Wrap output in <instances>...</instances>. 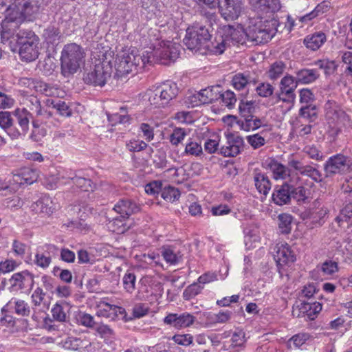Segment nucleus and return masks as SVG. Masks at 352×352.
Returning <instances> with one entry per match:
<instances>
[{
  "mask_svg": "<svg viewBox=\"0 0 352 352\" xmlns=\"http://www.w3.org/2000/svg\"><path fill=\"white\" fill-rule=\"evenodd\" d=\"M32 113L25 108H17L14 111V120L15 126L19 129V137L25 136L29 130L30 120Z\"/></svg>",
  "mask_w": 352,
  "mask_h": 352,
  "instance_id": "obj_19",
  "label": "nucleus"
},
{
  "mask_svg": "<svg viewBox=\"0 0 352 352\" xmlns=\"http://www.w3.org/2000/svg\"><path fill=\"white\" fill-rule=\"evenodd\" d=\"M196 320L191 314L184 312L181 314L170 313L164 318V322L170 327L175 329H186L190 327Z\"/></svg>",
  "mask_w": 352,
  "mask_h": 352,
  "instance_id": "obj_13",
  "label": "nucleus"
},
{
  "mask_svg": "<svg viewBox=\"0 0 352 352\" xmlns=\"http://www.w3.org/2000/svg\"><path fill=\"white\" fill-rule=\"evenodd\" d=\"M327 41V36L322 32H316L307 35L304 38V44L307 48L316 51L318 50Z\"/></svg>",
  "mask_w": 352,
  "mask_h": 352,
  "instance_id": "obj_25",
  "label": "nucleus"
},
{
  "mask_svg": "<svg viewBox=\"0 0 352 352\" xmlns=\"http://www.w3.org/2000/svg\"><path fill=\"white\" fill-rule=\"evenodd\" d=\"M191 28L192 30V34L199 38V41L201 44L203 48L208 49L211 52L210 48L212 47V42L210 45L208 44V41L211 36L208 29L205 26L199 25H193Z\"/></svg>",
  "mask_w": 352,
  "mask_h": 352,
  "instance_id": "obj_29",
  "label": "nucleus"
},
{
  "mask_svg": "<svg viewBox=\"0 0 352 352\" xmlns=\"http://www.w3.org/2000/svg\"><path fill=\"white\" fill-rule=\"evenodd\" d=\"M264 122L265 120L263 119H261L254 115L248 118H241L238 123L243 130L250 131L256 130L261 126H263L265 124Z\"/></svg>",
  "mask_w": 352,
  "mask_h": 352,
  "instance_id": "obj_34",
  "label": "nucleus"
},
{
  "mask_svg": "<svg viewBox=\"0 0 352 352\" xmlns=\"http://www.w3.org/2000/svg\"><path fill=\"white\" fill-rule=\"evenodd\" d=\"M6 10L7 19L15 20L16 23L25 21H33L37 17L40 11L38 0H12Z\"/></svg>",
  "mask_w": 352,
  "mask_h": 352,
  "instance_id": "obj_4",
  "label": "nucleus"
},
{
  "mask_svg": "<svg viewBox=\"0 0 352 352\" xmlns=\"http://www.w3.org/2000/svg\"><path fill=\"white\" fill-rule=\"evenodd\" d=\"M162 256L164 259L170 265H175L182 258L179 252H176L172 247L163 246L161 249Z\"/></svg>",
  "mask_w": 352,
  "mask_h": 352,
  "instance_id": "obj_37",
  "label": "nucleus"
},
{
  "mask_svg": "<svg viewBox=\"0 0 352 352\" xmlns=\"http://www.w3.org/2000/svg\"><path fill=\"white\" fill-rule=\"evenodd\" d=\"M254 184L258 191L266 196L271 189L269 177L264 173L255 171L254 173Z\"/></svg>",
  "mask_w": 352,
  "mask_h": 352,
  "instance_id": "obj_31",
  "label": "nucleus"
},
{
  "mask_svg": "<svg viewBox=\"0 0 352 352\" xmlns=\"http://www.w3.org/2000/svg\"><path fill=\"white\" fill-rule=\"evenodd\" d=\"M18 42L21 44L19 56L22 60L32 62L39 54L38 36L31 30H19L16 33Z\"/></svg>",
  "mask_w": 352,
  "mask_h": 352,
  "instance_id": "obj_7",
  "label": "nucleus"
},
{
  "mask_svg": "<svg viewBox=\"0 0 352 352\" xmlns=\"http://www.w3.org/2000/svg\"><path fill=\"white\" fill-rule=\"evenodd\" d=\"M297 316H307L308 319L314 320L322 310V305L318 302L302 301L297 305Z\"/></svg>",
  "mask_w": 352,
  "mask_h": 352,
  "instance_id": "obj_23",
  "label": "nucleus"
},
{
  "mask_svg": "<svg viewBox=\"0 0 352 352\" xmlns=\"http://www.w3.org/2000/svg\"><path fill=\"white\" fill-rule=\"evenodd\" d=\"M60 32L59 30L54 26H49L44 30L43 35L50 43H54L60 38Z\"/></svg>",
  "mask_w": 352,
  "mask_h": 352,
  "instance_id": "obj_59",
  "label": "nucleus"
},
{
  "mask_svg": "<svg viewBox=\"0 0 352 352\" xmlns=\"http://www.w3.org/2000/svg\"><path fill=\"white\" fill-rule=\"evenodd\" d=\"M22 173V178L26 184H31L36 182L38 178V173L36 170L30 168H24L21 170Z\"/></svg>",
  "mask_w": 352,
  "mask_h": 352,
  "instance_id": "obj_58",
  "label": "nucleus"
},
{
  "mask_svg": "<svg viewBox=\"0 0 352 352\" xmlns=\"http://www.w3.org/2000/svg\"><path fill=\"white\" fill-rule=\"evenodd\" d=\"M147 144L142 140L135 138L126 142V147L130 152H140L147 147Z\"/></svg>",
  "mask_w": 352,
  "mask_h": 352,
  "instance_id": "obj_51",
  "label": "nucleus"
},
{
  "mask_svg": "<svg viewBox=\"0 0 352 352\" xmlns=\"http://www.w3.org/2000/svg\"><path fill=\"white\" fill-rule=\"evenodd\" d=\"M161 197L166 201L174 202L179 199L180 197V192L178 188L168 186L162 188Z\"/></svg>",
  "mask_w": 352,
  "mask_h": 352,
  "instance_id": "obj_43",
  "label": "nucleus"
},
{
  "mask_svg": "<svg viewBox=\"0 0 352 352\" xmlns=\"http://www.w3.org/2000/svg\"><path fill=\"white\" fill-rule=\"evenodd\" d=\"M179 89L175 82L166 81L157 87L149 89L146 95L150 104L160 108L167 105L178 94Z\"/></svg>",
  "mask_w": 352,
  "mask_h": 352,
  "instance_id": "obj_6",
  "label": "nucleus"
},
{
  "mask_svg": "<svg viewBox=\"0 0 352 352\" xmlns=\"http://www.w3.org/2000/svg\"><path fill=\"white\" fill-rule=\"evenodd\" d=\"M292 217L288 214H281L278 216V228L283 234H287L291 231Z\"/></svg>",
  "mask_w": 352,
  "mask_h": 352,
  "instance_id": "obj_47",
  "label": "nucleus"
},
{
  "mask_svg": "<svg viewBox=\"0 0 352 352\" xmlns=\"http://www.w3.org/2000/svg\"><path fill=\"white\" fill-rule=\"evenodd\" d=\"M36 206L40 208L41 212L47 214L53 213L55 210L53 201L48 196L42 197L38 201H36Z\"/></svg>",
  "mask_w": 352,
  "mask_h": 352,
  "instance_id": "obj_45",
  "label": "nucleus"
},
{
  "mask_svg": "<svg viewBox=\"0 0 352 352\" xmlns=\"http://www.w3.org/2000/svg\"><path fill=\"white\" fill-rule=\"evenodd\" d=\"M14 290H31L34 286V275L28 270L14 273L9 279Z\"/></svg>",
  "mask_w": 352,
  "mask_h": 352,
  "instance_id": "obj_15",
  "label": "nucleus"
},
{
  "mask_svg": "<svg viewBox=\"0 0 352 352\" xmlns=\"http://www.w3.org/2000/svg\"><path fill=\"white\" fill-rule=\"evenodd\" d=\"M19 24L15 20H8L7 13L5 12V19L1 25V38L2 41H7L16 34V29H19Z\"/></svg>",
  "mask_w": 352,
  "mask_h": 352,
  "instance_id": "obj_27",
  "label": "nucleus"
},
{
  "mask_svg": "<svg viewBox=\"0 0 352 352\" xmlns=\"http://www.w3.org/2000/svg\"><path fill=\"white\" fill-rule=\"evenodd\" d=\"M241 118H249L254 116L256 111L255 102L252 100H241L239 106Z\"/></svg>",
  "mask_w": 352,
  "mask_h": 352,
  "instance_id": "obj_40",
  "label": "nucleus"
},
{
  "mask_svg": "<svg viewBox=\"0 0 352 352\" xmlns=\"http://www.w3.org/2000/svg\"><path fill=\"white\" fill-rule=\"evenodd\" d=\"M122 281L124 288L127 292L132 293L135 290L136 277L134 273L127 272L124 274Z\"/></svg>",
  "mask_w": 352,
  "mask_h": 352,
  "instance_id": "obj_50",
  "label": "nucleus"
},
{
  "mask_svg": "<svg viewBox=\"0 0 352 352\" xmlns=\"http://www.w3.org/2000/svg\"><path fill=\"white\" fill-rule=\"evenodd\" d=\"M300 179V178L297 176L294 179L289 181L291 197L292 199H296L297 201H305L308 199L310 195V190L302 185H295V182H297Z\"/></svg>",
  "mask_w": 352,
  "mask_h": 352,
  "instance_id": "obj_26",
  "label": "nucleus"
},
{
  "mask_svg": "<svg viewBox=\"0 0 352 352\" xmlns=\"http://www.w3.org/2000/svg\"><path fill=\"white\" fill-rule=\"evenodd\" d=\"M321 270L326 275H332L338 271V263L327 260L322 263Z\"/></svg>",
  "mask_w": 352,
  "mask_h": 352,
  "instance_id": "obj_61",
  "label": "nucleus"
},
{
  "mask_svg": "<svg viewBox=\"0 0 352 352\" xmlns=\"http://www.w3.org/2000/svg\"><path fill=\"white\" fill-rule=\"evenodd\" d=\"M8 308H13L16 314L20 316H28L30 312L28 305L22 300L11 299L6 305Z\"/></svg>",
  "mask_w": 352,
  "mask_h": 352,
  "instance_id": "obj_36",
  "label": "nucleus"
},
{
  "mask_svg": "<svg viewBox=\"0 0 352 352\" xmlns=\"http://www.w3.org/2000/svg\"><path fill=\"white\" fill-rule=\"evenodd\" d=\"M85 57L82 48L76 43L65 45L61 52V72L64 76L76 73Z\"/></svg>",
  "mask_w": 352,
  "mask_h": 352,
  "instance_id": "obj_5",
  "label": "nucleus"
},
{
  "mask_svg": "<svg viewBox=\"0 0 352 352\" xmlns=\"http://www.w3.org/2000/svg\"><path fill=\"white\" fill-rule=\"evenodd\" d=\"M77 320L80 324L88 328H93L94 325L97 323L93 316L85 313L79 314Z\"/></svg>",
  "mask_w": 352,
  "mask_h": 352,
  "instance_id": "obj_63",
  "label": "nucleus"
},
{
  "mask_svg": "<svg viewBox=\"0 0 352 352\" xmlns=\"http://www.w3.org/2000/svg\"><path fill=\"white\" fill-rule=\"evenodd\" d=\"M246 40L248 29L245 30L240 25H224L222 28V34L215 38L210 50L215 54H221L231 44L243 45Z\"/></svg>",
  "mask_w": 352,
  "mask_h": 352,
  "instance_id": "obj_2",
  "label": "nucleus"
},
{
  "mask_svg": "<svg viewBox=\"0 0 352 352\" xmlns=\"http://www.w3.org/2000/svg\"><path fill=\"white\" fill-rule=\"evenodd\" d=\"M184 153L188 155L198 157L203 153V148L199 143L190 141L186 145Z\"/></svg>",
  "mask_w": 352,
  "mask_h": 352,
  "instance_id": "obj_49",
  "label": "nucleus"
},
{
  "mask_svg": "<svg viewBox=\"0 0 352 352\" xmlns=\"http://www.w3.org/2000/svg\"><path fill=\"white\" fill-rule=\"evenodd\" d=\"M220 86H213L201 89L198 92V96L200 97V101L203 104L212 103L219 99Z\"/></svg>",
  "mask_w": 352,
  "mask_h": 352,
  "instance_id": "obj_28",
  "label": "nucleus"
},
{
  "mask_svg": "<svg viewBox=\"0 0 352 352\" xmlns=\"http://www.w3.org/2000/svg\"><path fill=\"white\" fill-rule=\"evenodd\" d=\"M270 168L275 179H285L290 175V169L277 161L272 160L270 164Z\"/></svg>",
  "mask_w": 352,
  "mask_h": 352,
  "instance_id": "obj_35",
  "label": "nucleus"
},
{
  "mask_svg": "<svg viewBox=\"0 0 352 352\" xmlns=\"http://www.w3.org/2000/svg\"><path fill=\"white\" fill-rule=\"evenodd\" d=\"M335 220L338 226L344 229L352 226V202L344 207Z\"/></svg>",
  "mask_w": 352,
  "mask_h": 352,
  "instance_id": "obj_30",
  "label": "nucleus"
},
{
  "mask_svg": "<svg viewBox=\"0 0 352 352\" xmlns=\"http://www.w3.org/2000/svg\"><path fill=\"white\" fill-rule=\"evenodd\" d=\"M326 119L329 127L333 133H338L349 122L348 116L333 101H328L325 105Z\"/></svg>",
  "mask_w": 352,
  "mask_h": 352,
  "instance_id": "obj_9",
  "label": "nucleus"
},
{
  "mask_svg": "<svg viewBox=\"0 0 352 352\" xmlns=\"http://www.w3.org/2000/svg\"><path fill=\"white\" fill-rule=\"evenodd\" d=\"M145 192L148 195H155L160 192H162V182L161 181H153L145 186Z\"/></svg>",
  "mask_w": 352,
  "mask_h": 352,
  "instance_id": "obj_64",
  "label": "nucleus"
},
{
  "mask_svg": "<svg viewBox=\"0 0 352 352\" xmlns=\"http://www.w3.org/2000/svg\"><path fill=\"white\" fill-rule=\"evenodd\" d=\"M226 143L220 148V153L224 157H235L243 148L244 141L237 135L229 133L226 135Z\"/></svg>",
  "mask_w": 352,
  "mask_h": 352,
  "instance_id": "obj_14",
  "label": "nucleus"
},
{
  "mask_svg": "<svg viewBox=\"0 0 352 352\" xmlns=\"http://www.w3.org/2000/svg\"><path fill=\"white\" fill-rule=\"evenodd\" d=\"M352 166V159L342 154L331 157L325 163L324 168L327 176L336 173H345Z\"/></svg>",
  "mask_w": 352,
  "mask_h": 352,
  "instance_id": "obj_10",
  "label": "nucleus"
},
{
  "mask_svg": "<svg viewBox=\"0 0 352 352\" xmlns=\"http://www.w3.org/2000/svg\"><path fill=\"white\" fill-rule=\"evenodd\" d=\"M113 210L121 218L129 219L131 215L140 210V206L131 199H122L114 206Z\"/></svg>",
  "mask_w": 352,
  "mask_h": 352,
  "instance_id": "obj_21",
  "label": "nucleus"
},
{
  "mask_svg": "<svg viewBox=\"0 0 352 352\" xmlns=\"http://www.w3.org/2000/svg\"><path fill=\"white\" fill-rule=\"evenodd\" d=\"M203 288L204 287L199 283H194L186 288L183 293L184 298L190 300L200 294Z\"/></svg>",
  "mask_w": 352,
  "mask_h": 352,
  "instance_id": "obj_53",
  "label": "nucleus"
},
{
  "mask_svg": "<svg viewBox=\"0 0 352 352\" xmlns=\"http://www.w3.org/2000/svg\"><path fill=\"white\" fill-rule=\"evenodd\" d=\"M219 99H221L224 104L231 109L236 102L234 93L230 90H227L223 93L220 92Z\"/></svg>",
  "mask_w": 352,
  "mask_h": 352,
  "instance_id": "obj_57",
  "label": "nucleus"
},
{
  "mask_svg": "<svg viewBox=\"0 0 352 352\" xmlns=\"http://www.w3.org/2000/svg\"><path fill=\"white\" fill-rule=\"evenodd\" d=\"M53 319L58 322H65L66 320V314L63 307L56 303L54 305L51 310Z\"/></svg>",
  "mask_w": 352,
  "mask_h": 352,
  "instance_id": "obj_62",
  "label": "nucleus"
},
{
  "mask_svg": "<svg viewBox=\"0 0 352 352\" xmlns=\"http://www.w3.org/2000/svg\"><path fill=\"white\" fill-rule=\"evenodd\" d=\"M256 82L255 78L245 73H238L232 79V85L236 90H243L251 83L256 85Z\"/></svg>",
  "mask_w": 352,
  "mask_h": 352,
  "instance_id": "obj_33",
  "label": "nucleus"
},
{
  "mask_svg": "<svg viewBox=\"0 0 352 352\" xmlns=\"http://www.w3.org/2000/svg\"><path fill=\"white\" fill-rule=\"evenodd\" d=\"M14 111H0V127L3 129L12 139L19 138V129L15 126Z\"/></svg>",
  "mask_w": 352,
  "mask_h": 352,
  "instance_id": "obj_18",
  "label": "nucleus"
},
{
  "mask_svg": "<svg viewBox=\"0 0 352 352\" xmlns=\"http://www.w3.org/2000/svg\"><path fill=\"white\" fill-rule=\"evenodd\" d=\"M179 54V45L170 41H162L159 43V47H154L151 50H146L142 53H140L136 48H130L117 56L114 76L122 78L130 73H138L141 72L147 63H159L168 65L174 61Z\"/></svg>",
  "mask_w": 352,
  "mask_h": 352,
  "instance_id": "obj_1",
  "label": "nucleus"
},
{
  "mask_svg": "<svg viewBox=\"0 0 352 352\" xmlns=\"http://www.w3.org/2000/svg\"><path fill=\"white\" fill-rule=\"evenodd\" d=\"M278 25V20L274 18L252 19L248 27V40L256 45L267 43L276 34Z\"/></svg>",
  "mask_w": 352,
  "mask_h": 352,
  "instance_id": "obj_3",
  "label": "nucleus"
},
{
  "mask_svg": "<svg viewBox=\"0 0 352 352\" xmlns=\"http://www.w3.org/2000/svg\"><path fill=\"white\" fill-rule=\"evenodd\" d=\"M272 198L274 203L278 206L289 204L292 200L289 182L276 186Z\"/></svg>",
  "mask_w": 352,
  "mask_h": 352,
  "instance_id": "obj_22",
  "label": "nucleus"
},
{
  "mask_svg": "<svg viewBox=\"0 0 352 352\" xmlns=\"http://www.w3.org/2000/svg\"><path fill=\"white\" fill-rule=\"evenodd\" d=\"M74 184L80 190L85 192H93L95 188V185L91 179L78 175L74 178Z\"/></svg>",
  "mask_w": 352,
  "mask_h": 352,
  "instance_id": "obj_46",
  "label": "nucleus"
},
{
  "mask_svg": "<svg viewBox=\"0 0 352 352\" xmlns=\"http://www.w3.org/2000/svg\"><path fill=\"white\" fill-rule=\"evenodd\" d=\"M295 77L285 75L279 84V91L276 93V100L283 102H292L296 98L295 90L298 87Z\"/></svg>",
  "mask_w": 352,
  "mask_h": 352,
  "instance_id": "obj_11",
  "label": "nucleus"
},
{
  "mask_svg": "<svg viewBox=\"0 0 352 352\" xmlns=\"http://www.w3.org/2000/svg\"><path fill=\"white\" fill-rule=\"evenodd\" d=\"M231 312L229 311H220L218 314L208 313L207 318L212 323H225L230 319Z\"/></svg>",
  "mask_w": 352,
  "mask_h": 352,
  "instance_id": "obj_48",
  "label": "nucleus"
},
{
  "mask_svg": "<svg viewBox=\"0 0 352 352\" xmlns=\"http://www.w3.org/2000/svg\"><path fill=\"white\" fill-rule=\"evenodd\" d=\"M328 217V210L320 199H316L307 212V217L315 226H321Z\"/></svg>",
  "mask_w": 352,
  "mask_h": 352,
  "instance_id": "obj_16",
  "label": "nucleus"
},
{
  "mask_svg": "<svg viewBox=\"0 0 352 352\" xmlns=\"http://www.w3.org/2000/svg\"><path fill=\"white\" fill-rule=\"evenodd\" d=\"M129 219H124L119 216L113 219L111 223V227L113 228V232L117 233H124L131 227V223H129Z\"/></svg>",
  "mask_w": 352,
  "mask_h": 352,
  "instance_id": "obj_41",
  "label": "nucleus"
},
{
  "mask_svg": "<svg viewBox=\"0 0 352 352\" xmlns=\"http://www.w3.org/2000/svg\"><path fill=\"white\" fill-rule=\"evenodd\" d=\"M276 249L274 256L278 265L293 263L296 260V256L287 243L277 245Z\"/></svg>",
  "mask_w": 352,
  "mask_h": 352,
  "instance_id": "obj_24",
  "label": "nucleus"
},
{
  "mask_svg": "<svg viewBox=\"0 0 352 352\" xmlns=\"http://www.w3.org/2000/svg\"><path fill=\"white\" fill-rule=\"evenodd\" d=\"M184 45L190 50H199L203 48L201 44L199 41V38L192 34L191 28H188L186 30V36L184 38Z\"/></svg>",
  "mask_w": 352,
  "mask_h": 352,
  "instance_id": "obj_39",
  "label": "nucleus"
},
{
  "mask_svg": "<svg viewBox=\"0 0 352 352\" xmlns=\"http://www.w3.org/2000/svg\"><path fill=\"white\" fill-rule=\"evenodd\" d=\"M285 69L286 65L283 61H276L270 65L266 72L267 76L271 80H276L283 74Z\"/></svg>",
  "mask_w": 352,
  "mask_h": 352,
  "instance_id": "obj_38",
  "label": "nucleus"
},
{
  "mask_svg": "<svg viewBox=\"0 0 352 352\" xmlns=\"http://www.w3.org/2000/svg\"><path fill=\"white\" fill-rule=\"evenodd\" d=\"M275 88L270 82H263L258 83L256 87L255 91L257 95L262 98H269L272 96L274 92Z\"/></svg>",
  "mask_w": 352,
  "mask_h": 352,
  "instance_id": "obj_44",
  "label": "nucleus"
},
{
  "mask_svg": "<svg viewBox=\"0 0 352 352\" xmlns=\"http://www.w3.org/2000/svg\"><path fill=\"white\" fill-rule=\"evenodd\" d=\"M217 1L221 15L226 20H234L239 16L242 9L241 0Z\"/></svg>",
  "mask_w": 352,
  "mask_h": 352,
  "instance_id": "obj_12",
  "label": "nucleus"
},
{
  "mask_svg": "<svg viewBox=\"0 0 352 352\" xmlns=\"http://www.w3.org/2000/svg\"><path fill=\"white\" fill-rule=\"evenodd\" d=\"M319 77L316 69H302L296 72V79L298 84H309L314 82Z\"/></svg>",
  "mask_w": 352,
  "mask_h": 352,
  "instance_id": "obj_32",
  "label": "nucleus"
},
{
  "mask_svg": "<svg viewBox=\"0 0 352 352\" xmlns=\"http://www.w3.org/2000/svg\"><path fill=\"white\" fill-rule=\"evenodd\" d=\"M58 250L56 245L45 244L36 250L34 263L38 267L47 269L52 263V254H55Z\"/></svg>",
  "mask_w": 352,
  "mask_h": 352,
  "instance_id": "obj_17",
  "label": "nucleus"
},
{
  "mask_svg": "<svg viewBox=\"0 0 352 352\" xmlns=\"http://www.w3.org/2000/svg\"><path fill=\"white\" fill-rule=\"evenodd\" d=\"M315 65L318 66V68L323 69L326 75L333 74L336 67L333 61L327 59L318 60L316 62Z\"/></svg>",
  "mask_w": 352,
  "mask_h": 352,
  "instance_id": "obj_56",
  "label": "nucleus"
},
{
  "mask_svg": "<svg viewBox=\"0 0 352 352\" xmlns=\"http://www.w3.org/2000/svg\"><path fill=\"white\" fill-rule=\"evenodd\" d=\"M186 135L187 133L184 129L175 128L170 134L169 140L173 145L177 146Z\"/></svg>",
  "mask_w": 352,
  "mask_h": 352,
  "instance_id": "obj_55",
  "label": "nucleus"
},
{
  "mask_svg": "<svg viewBox=\"0 0 352 352\" xmlns=\"http://www.w3.org/2000/svg\"><path fill=\"white\" fill-rule=\"evenodd\" d=\"M89 69H86L83 75L84 82L94 87H103L110 78L112 73V65L110 60L106 58L98 60Z\"/></svg>",
  "mask_w": 352,
  "mask_h": 352,
  "instance_id": "obj_8",
  "label": "nucleus"
},
{
  "mask_svg": "<svg viewBox=\"0 0 352 352\" xmlns=\"http://www.w3.org/2000/svg\"><path fill=\"white\" fill-rule=\"evenodd\" d=\"M149 311L148 307L144 303H138L132 309L133 318H140L147 315Z\"/></svg>",
  "mask_w": 352,
  "mask_h": 352,
  "instance_id": "obj_60",
  "label": "nucleus"
},
{
  "mask_svg": "<svg viewBox=\"0 0 352 352\" xmlns=\"http://www.w3.org/2000/svg\"><path fill=\"white\" fill-rule=\"evenodd\" d=\"M300 175L309 177L317 182L322 181L321 173L316 167L311 165H305Z\"/></svg>",
  "mask_w": 352,
  "mask_h": 352,
  "instance_id": "obj_54",
  "label": "nucleus"
},
{
  "mask_svg": "<svg viewBox=\"0 0 352 352\" xmlns=\"http://www.w3.org/2000/svg\"><path fill=\"white\" fill-rule=\"evenodd\" d=\"M299 114L302 118L308 119L310 122H313L317 118V107L313 104L302 105L300 109Z\"/></svg>",
  "mask_w": 352,
  "mask_h": 352,
  "instance_id": "obj_42",
  "label": "nucleus"
},
{
  "mask_svg": "<svg viewBox=\"0 0 352 352\" xmlns=\"http://www.w3.org/2000/svg\"><path fill=\"white\" fill-rule=\"evenodd\" d=\"M324 13V6L318 4L311 12L298 16L299 21L304 23H307L312 19Z\"/></svg>",
  "mask_w": 352,
  "mask_h": 352,
  "instance_id": "obj_52",
  "label": "nucleus"
},
{
  "mask_svg": "<svg viewBox=\"0 0 352 352\" xmlns=\"http://www.w3.org/2000/svg\"><path fill=\"white\" fill-rule=\"evenodd\" d=\"M250 3L254 10L261 14H272L281 8L280 0H250Z\"/></svg>",
  "mask_w": 352,
  "mask_h": 352,
  "instance_id": "obj_20",
  "label": "nucleus"
}]
</instances>
